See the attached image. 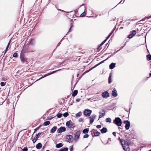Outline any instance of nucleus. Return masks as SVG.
Returning a JSON list of instances; mask_svg holds the SVG:
<instances>
[{"label":"nucleus","instance_id":"e2e57ef3","mask_svg":"<svg viewBox=\"0 0 151 151\" xmlns=\"http://www.w3.org/2000/svg\"><path fill=\"white\" fill-rule=\"evenodd\" d=\"M107 40L106 39L104 41H103V42L105 43Z\"/></svg>","mask_w":151,"mask_h":151},{"label":"nucleus","instance_id":"de8ad7c7","mask_svg":"<svg viewBox=\"0 0 151 151\" xmlns=\"http://www.w3.org/2000/svg\"><path fill=\"white\" fill-rule=\"evenodd\" d=\"M147 17H145V18H143L140 21V22H142V21H145L146 19H147Z\"/></svg>","mask_w":151,"mask_h":151},{"label":"nucleus","instance_id":"f3484780","mask_svg":"<svg viewBox=\"0 0 151 151\" xmlns=\"http://www.w3.org/2000/svg\"><path fill=\"white\" fill-rule=\"evenodd\" d=\"M82 115V113L81 111H80L78 113L76 114V118L79 117L81 116Z\"/></svg>","mask_w":151,"mask_h":151},{"label":"nucleus","instance_id":"4468645a","mask_svg":"<svg viewBox=\"0 0 151 151\" xmlns=\"http://www.w3.org/2000/svg\"><path fill=\"white\" fill-rule=\"evenodd\" d=\"M57 128L56 126L53 127L50 130V133H54L56 130Z\"/></svg>","mask_w":151,"mask_h":151},{"label":"nucleus","instance_id":"f8f14e48","mask_svg":"<svg viewBox=\"0 0 151 151\" xmlns=\"http://www.w3.org/2000/svg\"><path fill=\"white\" fill-rule=\"evenodd\" d=\"M116 63H111L109 65V68L111 69H113L115 67Z\"/></svg>","mask_w":151,"mask_h":151},{"label":"nucleus","instance_id":"0eeeda50","mask_svg":"<svg viewBox=\"0 0 151 151\" xmlns=\"http://www.w3.org/2000/svg\"><path fill=\"white\" fill-rule=\"evenodd\" d=\"M109 93L107 91H105L102 93V96L103 98H107L109 96Z\"/></svg>","mask_w":151,"mask_h":151},{"label":"nucleus","instance_id":"c85d7f7f","mask_svg":"<svg viewBox=\"0 0 151 151\" xmlns=\"http://www.w3.org/2000/svg\"><path fill=\"white\" fill-rule=\"evenodd\" d=\"M106 122L111 123V119L109 118H107L106 119Z\"/></svg>","mask_w":151,"mask_h":151},{"label":"nucleus","instance_id":"4be33fe9","mask_svg":"<svg viewBox=\"0 0 151 151\" xmlns=\"http://www.w3.org/2000/svg\"><path fill=\"white\" fill-rule=\"evenodd\" d=\"M50 123V122L49 121H47L45 122L43 124V125L44 126H47L49 125Z\"/></svg>","mask_w":151,"mask_h":151},{"label":"nucleus","instance_id":"9b49d317","mask_svg":"<svg viewBox=\"0 0 151 151\" xmlns=\"http://www.w3.org/2000/svg\"><path fill=\"white\" fill-rule=\"evenodd\" d=\"M101 111L103 112V113H101L100 112H99V113L100 114L99 115V119L105 115V112L104 110V109H102L101 110Z\"/></svg>","mask_w":151,"mask_h":151},{"label":"nucleus","instance_id":"49530a36","mask_svg":"<svg viewBox=\"0 0 151 151\" xmlns=\"http://www.w3.org/2000/svg\"><path fill=\"white\" fill-rule=\"evenodd\" d=\"M96 127L97 128L100 129L101 127V125H97Z\"/></svg>","mask_w":151,"mask_h":151},{"label":"nucleus","instance_id":"a18cd8bd","mask_svg":"<svg viewBox=\"0 0 151 151\" xmlns=\"http://www.w3.org/2000/svg\"><path fill=\"white\" fill-rule=\"evenodd\" d=\"M61 70V69H59V70H58L55 71H52L51 73V74H53V73H55V72H56L58 71L59 70Z\"/></svg>","mask_w":151,"mask_h":151},{"label":"nucleus","instance_id":"20e7f679","mask_svg":"<svg viewBox=\"0 0 151 151\" xmlns=\"http://www.w3.org/2000/svg\"><path fill=\"white\" fill-rule=\"evenodd\" d=\"M80 134L81 131H77L75 134H74L75 135L74 139L76 142H77L78 141V139L79 138Z\"/></svg>","mask_w":151,"mask_h":151},{"label":"nucleus","instance_id":"cd10ccee","mask_svg":"<svg viewBox=\"0 0 151 151\" xmlns=\"http://www.w3.org/2000/svg\"><path fill=\"white\" fill-rule=\"evenodd\" d=\"M109 58H108L107 59H106L105 60H103L102 61H101V62H100L99 63L97 64H96V65H97V66H98L99 65H100L101 64L103 63H104L105 61L106 60H107Z\"/></svg>","mask_w":151,"mask_h":151},{"label":"nucleus","instance_id":"1a4fd4ad","mask_svg":"<svg viewBox=\"0 0 151 151\" xmlns=\"http://www.w3.org/2000/svg\"><path fill=\"white\" fill-rule=\"evenodd\" d=\"M66 138L67 139L69 140L70 142H72L73 140V136L71 135H66Z\"/></svg>","mask_w":151,"mask_h":151},{"label":"nucleus","instance_id":"7ed1b4c3","mask_svg":"<svg viewBox=\"0 0 151 151\" xmlns=\"http://www.w3.org/2000/svg\"><path fill=\"white\" fill-rule=\"evenodd\" d=\"M66 126H68L69 128H73L75 127L74 123L72 122L71 120L67 122L66 124Z\"/></svg>","mask_w":151,"mask_h":151},{"label":"nucleus","instance_id":"9d476101","mask_svg":"<svg viewBox=\"0 0 151 151\" xmlns=\"http://www.w3.org/2000/svg\"><path fill=\"white\" fill-rule=\"evenodd\" d=\"M112 95L114 97H116L117 96V92L115 88H114L112 92Z\"/></svg>","mask_w":151,"mask_h":151},{"label":"nucleus","instance_id":"6e6d98bb","mask_svg":"<svg viewBox=\"0 0 151 151\" xmlns=\"http://www.w3.org/2000/svg\"><path fill=\"white\" fill-rule=\"evenodd\" d=\"M44 77H44V76H42V77H41V78H40L39 79H38V80H37V81H38V80H40V79H42V78H44Z\"/></svg>","mask_w":151,"mask_h":151},{"label":"nucleus","instance_id":"c03bdc74","mask_svg":"<svg viewBox=\"0 0 151 151\" xmlns=\"http://www.w3.org/2000/svg\"><path fill=\"white\" fill-rule=\"evenodd\" d=\"M97 66V65H95L93 67H92L90 69V70H91L93 69V68H95Z\"/></svg>","mask_w":151,"mask_h":151},{"label":"nucleus","instance_id":"393cba45","mask_svg":"<svg viewBox=\"0 0 151 151\" xmlns=\"http://www.w3.org/2000/svg\"><path fill=\"white\" fill-rule=\"evenodd\" d=\"M35 40L33 39H31L30 40L29 43L31 45H33L35 43Z\"/></svg>","mask_w":151,"mask_h":151},{"label":"nucleus","instance_id":"37998d69","mask_svg":"<svg viewBox=\"0 0 151 151\" xmlns=\"http://www.w3.org/2000/svg\"><path fill=\"white\" fill-rule=\"evenodd\" d=\"M133 36L131 34H130L129 35L128 38H129V39H130L132 38L133 37Z\"/></svg>","mask_w":151,"mask_h":151},{"label":"nucleus","instance_id":"f704fd0d","mask_svg":"<svg viewBox=\"0 0 151 151\" xmlns=\"http://www.w3.org/2000/svg\"><path fill=\"white\" fill-rule=\"evenodd\" d=\"M89 135L88 134H86L83 136V137L84 138H88L89 137Z\"/></svg>","mask_w":151,"mask_h":151},{"label":"nucleus","instance_id":"6e6552de","mask_svg":"<svg viewBox=\"0 0 151 151\" xmlns=\"http://www.w3.org/2000/svg\"><path fill=\"white\" fill-rule=\"evenodd\" d=\"M66 130L65 127H61L58 128L57 130V132L59 133H61L62 132H65Z\"/></svg>","mask_w":151,"mask_h":151},{"label":"nucleus","instance_id":"412c9836","mask_svg":"<svg viewBox=\"0 0 151 151\" xmlns=\"http://www.w3.org/2000/svg\"><path fill=\"white\" fill-rule=\"evenodd\" d=\"M89 131V128H87L84 129L83 130V133L84 134H86Z\"/></svg>","mask_w":151,"mask_h":151},{"label":"nucleus","instance_id":"3c124183","mask_svg":"<svg viewBox=\"0 0 151 151\" xmlns=\"http://www.w3.org/2000/svg\"><path fill=\"white\" fill-rule=\"evenodd\" d=\"M81 100V99L79 98H78V99H76V101L77 102H78L79 101H80V100Z\"/></svg>","mask_w":151,"mask_h":151},{"label":"nucleus","instance_id":"79ce46f5","mask_svg":"<svg viewBox=\"0 0 151 151\" xmlns=\"http://www.w3.org/2000/svg\"><path fill=\"white\" fill-rule=\"evenodd\" d=\"M9 47V46H7L5 50V51L4 52V54H5L6 53V52L7 51V50L8 49Z\"/></svg>","mask_w":151,"mask_h":151},{"label":"nucleus","instance_id":"5fc2aeb1","mask_svg":"<svg viewBox=\"0 0 151 151\" xmlns=\"http://www.w3.org/2000/svg\"><path fill=\"white\" fill-rule=\"evenodd\" d=\"M72 26H71L70 27V29H69V30L68 31V33L70 32L71 30V28H72Z\"/></svg>","mask_w":151,"mask_h":151},{"label":"nucleus","instance_id":"423d86ee","mask_svg":"<svg viewBox=\"0 0 151 151\" xmlns=\"http://www.w3.org/2000/svg\"><path fill=\"white\" fill-rule=\"evenodd\" d=\"M124 123L125 124V128L127 130L129 129L130 125V122L128 120H124Z\"/></svg>","mask_w":151,"mask_h":151},{"label":"nucleus","instance_id":"4d7b16f0","mask_svg":"<svg viewBox=\"0 0 151 151\" xmlns=\"http://www.w3.org/2000/svg\"><path fill=\"white\" fill-rule=\"evenodd\" d=\"M78 11L76 9L75 10V13L77 14V13H78Z\"/></svg>","mask_w":151,"mask_h":151},{"label":"nucleus","instance_id":"58836bf2","mask_svg":"<svg viewBox=\"0 0 151 151\" xmlns=\"http://www.w3.org/2000/svg\"><path fill=\"white\" fill-rule=\"evenodd\" d=\"M28 149L27 147H24L22 150V151H27Z\"/></svg>","mask_w":151,"mask_h":151},{"label":"nucleus","instance_id":"e433bc0d","mask_svg":"<svg viewBox=\"0 0 151 151\" xmlns=\"http://www.w3.org/2000/svg\"><path fill=\"white\" fill-rule=\"evenodd\" d=\"M91 119L90 120V123L91 124L93 122L94 120V119L93 118H91Z\"/></svg>","mask_w":151,"mask_h":151},{"label":"nucleus","instance_id":"052dcab7","mask_svg":"<svg viewBox=\"0 0 151 151\" xmlns=\"http://www.w3.org/2000/svg\"><path fill=\"white\" fill-rule=\"evenodd\" d=\"M60 42L57 45V47H58V46H59V45H60V44L61 43V42Z\"/></svg>","mask_w":151,"mask_h":151},{"label":"nucleus","instance_id":"8fccbe9b","mask_svg":"<svg viewBox=\"0 0 151 151\" xmlns=\"http://www.w3.org/2000/svg\"><path fill=\"white\" fill-rule=\"evenodd\" d=\"M83 121V119L82 118H79V120H78V121L79 122H81Z\"/></svg>","mask_w":151,"mask_h":151},{"label":"nucleus","instance_id":"2eb2a0df","mask_svg":"<svg viewBox=\"0 0 151 151\" xmlns=\"http://www.w3.org/2000/svg\"><path fill=\"white\" fill-rule=\"evenodd\" d=\"M78 91L77 90H74L72 93V96L73 97L75 96L77 94Z\"/></svg>","mask_w":151,"mask_h":151},{"label":"nucleus","instance_id":"c756f323","mask_svg":"<svg viewBox=\"0 0 151 151\" xmlns=\"http://www.w3.org/2000/svg\"><path fill=\"white\" fill-rule=\"evenodd\" d=\"M68 115L69 114L67 112H66L63 114V115L65 117H67Z\"/></svg>","mask_w":151,"mask_h":151},{"label":"nucleus","instance_id":"f257e3e1","mask_svg":"<svg viewBox=\"0 0 151 151\" xmlns=\"http://www.w3.org/2000/svg\"><path fill=\"white\" fill-rule=\"evenodd\" d=\"M119 140L120 143H121L123 149L124 150L127 151L129 150V148L128 146H127L126 145L127 142L124 140L120 139V137H119Z\"/></svg>","mask_w":151,"mask_h":151},{"label":"nucleus","instance_id":"0e129e2a","mask_svg":"<svg viewBox=\"0 0 151 151\" xmlns=\"http://www.w3.org/2000/svg\"><path fill=\"white\" fill-rule=\"evenodd\" d=\"M107 40L106 39L104 41H103V42L105 43Z\"/></svg>","mask_w":151,"mask_h":151},{"label":"nucleus","instance_id":"680f3d73","mask_svg":"<svg viewBox=\"0 0 151 151\" xmlns=\"http://www.w3.org/2000/svg\"><path fill=\"white\" fill-rule=\"evenodd\" d=\"M39 127H37V128H36V129H35V131H36L39 128Z\"/></svg>","mask_w":151,"mask_h":151},{"label":"nucleus","instance_id":"2f4dec72","mask_svg":"<svg viewBox=\"0 0 151 151\" xmlns=\"http://www.w3.org/2000/svg\"><path fill=\"white\" fill-rule=\"evenodd\" d=\"M136 33V32L135 30H133L131 34L133 36H134L135 35Z\"/></svg>","mask_w":151,"mask_h":151},{"label":"nucleus","instance_id":"39448f33","mask_svg":"<svg viewBox=\"0 0 151 151\" xmlns=\"http://www.w3.org/2000/svg\"><path fill=\"white\" fill-rule=\"evenodd\" d=\"M91 110L88 109H86L83 111V114L86 116H89L91 114Z\"/></svg>","mask_w":151,"mask_h":151},{"label":"nucleus","instance_id":"b1692460","mask_svg":"<svg viewBox=\"0 0 151 151\" xmlns=\"http://www.w3.org/2000/svg\"><path fill=\"white\" fill-rule=\"evenodd\" d=\"M68 147H65L62 148V149L60 150L59 151H68Z\"/></svg>","mask_w":151,"mask_h":151},{"label":"nucleus","instance_id":"4c0bfd02","mask_svg":"<svg viewBox=\"0 0 151 151\" xmlns=\"http://www.w3.org/2000/svg\"><path fill=\"white\" fill-rule=\"evenodd\" d=\"M18 56V55L17 53L16 52L14 53L13 55V57H17Z\"/></svg>","mask_w":151,"mask_h":151},{"label":"nucleus","instance_id":"69168bd1","mask_svg":"<svg viewBox=\"0 0 151 151\" xmlns=\"http://www.w3.org/2000/svg\"><path fill=\"white\" fill-rule=\"evenodd\" d=\"M10 42H11V41H10L9 42V43H8V45H7V46H9V45H10Z\"/></svg>","mask_w":151,"mask_h":151},{"label":"nucleus","instance_id":"338daca9","mask_svg":"<svg viewBox=\"0 0 151 151\" xmlns=\"http://www.w3.org/2000/svg\"><path fill=\"white\" fill-rule=\"evenodd\" d=\"M150 18H151V15L149 17H147V19H148Z\"/></svg>","mask_w":151,"mask_h":151},{"label":"nucleus","instance_id":"f03ea898","mask_svg":"<svg viewBox=\"0 0 151 151\" xmlns=\"http://www.w3.org/2000/svg\"><path fill=\"white\" fill-rule=\"evenodd\" d=\"M113 123L118 126H120L122 124V121L119 117H116L113 120Z\"/></svg>","mask_w":151,"mask_h":151},{"label":"nucleus","instance_id":"7c9ffc66","mask_svg":"<svg viewBox=\"0 0 151 151\" xmlns=\"http://www.w3.org/2000/svg\"><path fill=\"white\" fill-rule=\"evenodd\" d=\"M114 30V29L112 31V32L110 33V34H109V35L107 37L106 39H107V40L111 36V35H112L113 32Z\"/></svg>","mask_w":151,"mask_h":151},{"label":"nucleus","instance_id":"6ab92c4d","mask_svg":"<svg viewBox=\"0 0 151 151\" xmlns=\"http://www.w3.org/2000/svg\"><path fill=\"white\" fill-rule=\"evenodd\" d=\"M63 146V144L61 143L57 144L56 145V147L57 148H59L62 147Z\"/></svg>","mask_w":151,"mask_h":151},{"label":"nucleus","instance_id":"864d4df0","mask_svg":"<svg viewBox=\"0 0 151 151\" xmlns=\"http://www.w3.org/2000/svg\"><path fill=\"white\" fill-rule=\"evenodd\" d=\"M115 53L116 52H114L113 54H112V55L109 57H109H111V56H113V55H114L115 54Z\"/></svg>","mask_w":151,"mask_h":151},{"label":"nucleus","instance_id":"a211bd4d","mask_svg":"<svg viewBox=\"0 0 151 151\" xmlns=\"http://www.w3.org/2000/svg\"><path fill=\"white\" fill-rule=\"evenodd\" d=\"M42 134V132H40L37 134L35 137H34V139L36 140H37L38 138H39V136H40Z\"/></svg>","mask_w":151,"mask_h":151},{"label":"nucleus","instance_id":"aec40b11","mask_svg":"<svg viewBox=\"0 0 151 151\" xmlns=\"http://www.w3.org/2000/svg\"><path fill=\"white\" fill-rule=\"evenodd\" d=\"M95 131H96V132L94 133V136H99L101 134L100 132L97 131L96 130H94Z\"/></svg>","mask_w":151,"mask_h":151},{"label":"nucleus","instance_id":"c9c22d12","mask_svg":"<svg viewBox=\"0 0 151 151\" xmlns=\"http://www.w3.org/2000/svg\"><path fill=\"white\" fill-rule=\"evenodd\" d=\"M86 14V13L85 12H84L82 14H81L80 15V17H84Z\"/></svg>","mask_w":151,"mask_h":151},{"label":"nucleus","instance_id":"ea45409f","mask_svg":"<svg viewBox=\"0 0 151 151\" xmlns=\"http://www.w3.org/2000/svg\"><path fill=\"white\" fill-rule=\"evenodd\" d=\"M96 117V115L94 114L93 115H92L91 116H90V118H91V117H92V118H93V119H95Z\"/></svg>","mask_w":151,"mask_h":151},{"label":"nucleus","instance_id":"13d9d810","mask_svg":"<svg viewBox=\"0 0 151 151\" xmlns=\"http://www.w3.org/2000/svg\"><path fill=\"white\" fill-rule=\"evenodd\" d=\"M104 42L103 41L100 44V46H102L103 44H104Z\"/></svg>","mask_w":151,"mask_h":151},{"label":"nucleus","instance_id":"bf43d9fd","mask_svg":"<svg viewBox=\"0 0 151 151\" xmlns=\"http://www.w3.org/2000/svg\"><path fill=\"white\" fill-rule=\"evenodd\" d=\"M124 2V1H123L122 2V0H121L120 2L118 4H119V3H121L122 4Z\"/></svg>","mask_w":151,"mask_h":151},{"label":"nucleus","instance_id":"a19ab883","mask_svg":"<svg viewBox=\"0 0 151 151\" xmlns=\"http://www.w3.org/2000/svg\"><path fill=\"white\" fill-rule=\"evenodd\" d=\"M73 145H71L70 147V151H72L73 150Z\"/></svg>","mask_w":151,"mask_h":151},{"label":"nucleus","instance_id":"5701e85b","mask_svg":"<svg viewBox=\"0 0 151 151\" xmlns=\"http://www.w3.org/2000/svg\"><path fill=\"white\" fill-rule=\"evenodd\" d=\"M147 59L148 61L151 60V55L150 54L146 56Z\"/></svg>","mask_w":151,"mask_h":151},{"label":"nucleus","instance_id":"774afa93","mask_svg":"<svg viewBox=\"0 0 151 151\" xmlns=\"http://www.w3.org/2000/svg\"><path fill=\"white\" fill-rule=\"evenodd\" d=\"M51 73H48L47 74V76H49V75H51Z\"/></svg>","mask_w":151,"mask_h":151},{"label":"nucleus","instance_id":"603ef678","mask_svg":"<svg viewBox=\"0 0 151 151\" xmlns=\"http://www.w3.org/2000/svg\"><path fill=\"white\" fill-rule=\"evenodd\" d=\"M112 134L114 136L116 137V132H113Z\"/></svg>","mask_w":151,"mask_h":151},{"label":"nucleus","instance_id":"bb28decb","mask_svg":"<svg viewBox=\"0 0 151 151\" xmlns=\"http://www.w3.org/2000/svg\"><path fill=\"white\" fill-rule=\"evenodd\" d=\"M111 75L110 74V75L109 76V78H108V83H110L111 82Z\"/></svg>","mask_w":151,"mask_h":151},{"label":"nucleus","instance_id":"ddd939ff","mask_svg":"<svg viewBox=\"0 0 151 151\" xmlns=\"http://www.w3.org/2000/svg\"><path fill=\"white\" fill-rule=\"evenodd\" d=\"M107 131V129L106 127H104L101 130V132L102 133H104Z\"/></svg>","mask_w":151,"mask_h":151},{"label":"nucleus","instance_id":"dca6fc26","mask_svg":"<svg viewBox=\"0 0 151 151\" xmlns=\"http://www.w3.org/2000/svg\"><path fill=\"white\" fill-rule=\"evenodd\" d=\"M42 147V145L40 143H39L38 144L36 145V148L37 149H40Z\"/></svg>","mask_w":151,"mask_h":151},{"label":"nucleus","instance_id":"72a5a7b5","mask_svg":"<svg viewBox=\"0 0 151 151\" xmlns=\"http://www.w3.org/2000/svg\"><path fill=\"white\" fill-rule=\"evenodd\" d=\"M62 114L60 113H58L57 114V116L58 118H60L62 117Z\"/></svg>","mask_w":151,"mask_h":151},{"label":"nucleus","instance_id":"09e8293b","mask_svg":"<svg viewBox=\"0 0 151 151\" xmlns=\"http://www.w3.org/2000/svg\"><path fill=\"white\" fill-rule=\"evenodd\" d=\"M32 141L33 143H35L37 141V140L34 138L32 139Z\"/></svg>","mask_w":151,"mask_h":151},{"label":"nucleus","instance_id":"a878e982","mask_svg":"<svg viewBox=\"0 0 151 151\" xmlns=\"http://www.w3.org/2000/svg\"><path fill=\"white\" fill-rule=\"evenodd\" d=\"M20 59L22 62L23 63H24L26 60V59L24 58L23 57H20Z\"/></svg>","mask_w":151,"mask_h":151},{"label":"nucleus","instance_id":"473e14b6","mask_svg":"<svg viewBox=\"0 0 151 151\" xmlns=\"http://www.w3.org/2000/svg\"><path fill=\"white\" fill-rule=\"evenodd\" d=\"M6 83L2 82L0 83V85L1 86H3L5 85Z\"/></svg>","mask_w":151,"mask_h":151}]
</instances>
